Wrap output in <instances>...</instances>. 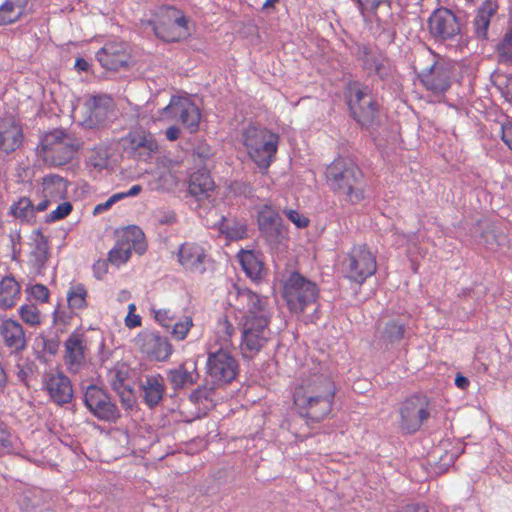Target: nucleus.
Masks as SVG:
<instances>
[{
    "mask_svg": "<svg viewBox=\"0 0 512 512\" xmlns=\"http://www.w3.org/2000/svg\"><path fill=\"white\" fill-rule=\"evenodd\" d=\"M229 300L230 305L239 313L241 353L244 358H252L271 338L272 311L268 300L238 285H233L229 292Z\"/></svg>",
    "mask_w": 512,
    "mask_h": 512,
    "instance_id": "nucleus-1",
    "label": "nucleus"
},
{
    "mask_svg": "<svg viewBox=\"0 0 512 512\" xmlns=\"http://www.w3.org/2000/svg\"><path fill=\"white\" fill-rule=\"evenodd\" d=\"M326 179L330 188L350 203H358L365 197L364 175L350 159H335L326 169Z\"/></svg>",
    "mask_w": 512,
    "mask_h": 512,
    "instance_id": "nucleus-2",
    "label": "nucleus"
},
{
    "mask_svg": "<svg viewBox=\"0 0 512 512\" xmlns=\"http://www.w3.org/2000/svg\"><path fill=\"white\" fill-rule=\"evenodd\" d=\"M81 145V140L75 134L54 129L41 137L37 154L46 164L61 166L72 160Z\"/></svg>",
    "mask_w": 512,
    "mask_h": 512,
    "instance_id": "nucleus-3",
    "label": "nucleus"
},
{
    "mask_svg": "<svg viewBox=\"0 0 512 512\" xmlns=\"http://www.w3.org/2000/svg\"><path fill=\"white\" fill-rule=\"evenodd\" d=\"M293 398L294 404L299 412V418L290 424V429L295 437L302 441L309 435V421L318 423L331 413L334 398L297 393H294Z\"/></svg>",
    "mask_w": 512,
    "mask_h": 512,
    "instance_id": "nucleus-4",
    "label": "nucleus"
},
{
    "mask_svg": "<svg viewBox=\"0 0 512 512\" xmlns=\"http://www.w3.org/2000/svg\"><path fill=\"white\" fill-rule=\"evenodd\" d=\"M242 143L257 167L267 170L275 159L279 136L266 128L251 124L242 132Z\"/></svg>",
    "mask_w": 512,
    "mask_h": 512,
    "instance_id": "nucleus-5",
    "label": "nucleus"
},
{
    "mask_svg": "<svg viewBox=\"0 0 512 512\" xmlns=\"http://www.w3.org/2000/svg\"><path fill=\"white\" fill-rule=\"evenodd\" d=\"M141 22L145 30H151L156 37L166 42L179 41L189 35L186 17L171 6L159 7L152 19Z\"/></svg>",
    "mask_w": 512,
    "mask_h": 512,
    "instance_id": "nucleus-6",
    "label": "nucleus"
},
{
    "mask_svg": "<svg viewBox=\"0 0 512 512\" xmlns=\"http://www.w3.org/2000/svg\"><path fill=\"white\" fill-rule=\"evenodd\" d=\"M319 289L316 283L305 278L298 272H292L283 284V297L291 312L302 313L318 298Z\"/></svg>",
    "mask_w": 512,
    "mask_h": 512,
    "instance_id": "nucleus-7",
    "label": "nucleus"
},
{
    "mask_svg": "<svg viewBox=\"0 0 512 512\" xmlns=\"http://www.w3.org/2000/svg\"><path fill=\"white\" fill-rule=\"evenodd\" d=\"M346 278L358 284L375 274L377 269L376 257L366 244L355 245L341 263Z\"/></svg>",
    "mask_w": 512,
    "mask_h": 512,
    "instance_id": "nucleus-8",
    "label": "nucleus"
},
{
    "mask_svg": "<svg viewBox=\"0 0 512 512\" xmlns=\"http://www.w3.org/2000/svg\"><path fill=\"white\" fill-rule=\"evenodd\" d=\"M348 105L354 119L362 126H371L378 117V104L368 86L358 82L350 84Z\"/></svg>",
    "mask_w": 512,
    "mask_h": 512,
    "instance_id": "nucleus-9",
    "label": "nucleus"
},
{
    "mask_svg": "<svg viewBox=\"0 0 512 512\" xmlns=\"http://www.w3.org/2000/svg\"><path fill=\"white\" fill-rule=\"evenodd\" d=\"M206 372L212 385H225L236 378L238 363L228 349L220 348L209 352Z\"/></svg>",
    "mask_w": 512,
    "mask_h": 512,
    "instance_id": "nucleus-10",
    "label": "nucleus"
},
{
    "mask_svg": "<svg viewBox=\"0 0 512 512\" xmlns=\"http://www.w3.org/2000/svg\"><path fill=\"white\" fill-rule=\"evenodd\" d=\"M146 248L144 232L138 226H128L118 235L115 246L109 251L108 261L119 266L129 260L132 250L143 254Z\"/></svg>",
    "mask_w": 512,
    "mask_h": 512,
    "instance_id": "nucleus-11",
    "label": "nucleus"
},
{
    "mask_svg": "<svg viewBox=\"0 0 512 512\" xmlns=\"http://www.w3.org/2000/svg\"><path fill=\"white\" fill-rule=\"evenodd\" d=\"M200 118V111L193 102L187 98L176 96L171 98L169 104L160 111L158 117L161 121H179L191 133L198 130Z\"/></svg>",
    "mask_w": 512,
    "mask_h": 512,
    "instance_id": "nucleus-12",
    "label": "nucleus"
},
{
    "mask_svg": "<svg viewBox=\"0 0 512 512\" xmlns=\"http://www.w3.org/2000/svg\"><path fill=\"white\" fill-rule=\"evenodd\" d=\"M423 59L415 62V69L419 70L418 75L427 90L434 94L444 93L450 87V67L443 61H435L434 56L427 55V67H421Z\"/></svg>",
    "mask_w": 512,
    "mask_h": 512,
    "instance_id": "nucleus-13",
    "label": "nucleus"
},
{
    "mask_svg": "<svg viewBox=\"0 0 512 512\" xmlns=\"http://www.w3.org/2000/svg\"><path fill=\"white\" fill-rule=\"evenodd\" d=\"M399 413L400 428L405 433H414L430 417L429 398L425 395H414L401 404Z\"/></svg>",
    "mask_w": 512,
    "mask_h": 512,
    "instance_id": "nucleus-14",
    "label": "nucleus"
},
{
    "mask_svg": "<svg viewBox=\"0 0 512 512\" xmlns=\"http://www.w3.org/2000/svg\"><path fill=\"white\" fill-rule=\"evenodd\" d=\"M84 404L101 421L115 423L121 417L118 407L107 392L96 385H89L86 388Z\"/></svg>",
    "mask_w": 512,
    "mask_h": 512,
    "instance_id": "nucleus-15",
    "label": "nucleus"
},
{
    "mask_svg": "<svg viewBox=\"0 0 512 512\" xmlns=\"http://www.w3.org/2000/svg\"><path fill=\"white\" fill-rule=\"evenodd\" d=\"M430 34L438 40H453L461 32L459 18L447 8H438L432 12L428 19Z\"/></svg>",
    "mask_w": 512,
    "mask_h": 512,
    "instance_id": "nucleus-16",
    "label": "nucleus"
},
{
    "mask_svg": "<svg viewBox=\"0 0 512 512\" xmlns=\"http://www.w3.org/2000/svg\"><path fill=\"white\" fill-rule=\"evenodd\" d=\"M24 133L20 121L11 113L0 117V155H9L23 145Z\"/></svg>",
    "mask_w": 512,
    "mask_h": 512,
    "instance_id": "nucleus-17",
    "label": "nucleus"
},
{
    "mask_svg": "<svg viewBox=\"0 0 512 512\" xmlns=\"http://www.w3.org/2000/svg\"><path fill=\"white\" fill-rule=\"evenodd\" d=\"M352 53L361 62L362 68L369 74H375L381 79L389 73L388 60L384 54L371 45L356 44Z\"/></svg>",
    "mask_w": 512,
    "mask_h": 512,
    "instance_id": "nucleus-18",
    "label": "nucleus"
},
{
    "mask_svg": "<svg viewBox=\"0 0 512 512\" xmlns=\"http://www.w3.org/2000/svg\"><path fill=\"white\" fill-rule=\"evenodd\" d=\"M258 227L270 244L280 243L286 236L281 216L269 205H264L258 211Z\"/></svg>",
    "mask_w": 512,
    "mask_h": 512,
    "instance_id": "nucleus-19",
    "label": "nucleus"
},
{
    "mask_svg": "<svg viewBox=\"0 0 512 512\" xmlns=\"http://www.w3.org/2000/svg\"><path fill=\"white\" fill-rule=\"evenodd\" d=\"M140 351L153 361H166L173 352L169 340L155 332H143L137 338Z\"/></svg>",
    "mask_w": 512,
    "mask_h": 512,
    "instance_id": "nucleus-20",
    "label": "nucleus"
},
{
    "mask_svg": "<svg viewBox=\"0 0 512 512\" xmlns=\"http://www.w3.org/2000/svg\"><path fill=\"white\" fill-rule=\"evenodd\" d=\"M96 59L100 65L109 71H118L129 65L130 53L123 42H108L97 53Z\"/></svg>",
    "mask_w": 512,
    "mask_h": 512,
    "instance_id": "nucleus-21",
    "label": "nucleus"
},
{
    "mask_svg": "<svg viewBox=\"0 0 512 512\" xmlns=\"http://www.w3.org/2000/svg\"><path fill=\"white\" fill-rule=\"evenodd\" d=\"M65 351L63 360L66 368L71 373L79 372L86 362L87 343L83 334L72 333L64 343Z\"/></svg>",
    "mask_w": 512,
    "mask_h": 512,
    "instance_id": "nucleus-22",
    "label": "nucleus"
},
{
    "mask_svg": "<svg viewBox=\"0 0 512 512\" xmlns=\"http://www.w3.org/2000/svg\"><path fill=\"white\" fill-rule=\"evenodd\" d=\"M294 393L311 396L322 395L334 398L336 387L329 375L320 372H311L301 379Z\"/></svg>",
    "mask_w": 512,
    "mask_h": 512,
    "instance_id": "nucleus-23",
    "label": "nucleus"
},
{
    "mask_svg": "<svg viewBox=\"0 0 512 512\" xmlns=\"http://www.w3.org/2000/svg\"><path fill=\"white\" fill-rule=\"evenodd\" d=\"M178 262L188 271L204 273L206 254L202 246L193 242L183 243L177 253Z\"/></svg>",
    "mask_w": 512,
    "mask_h": 512,
    "instance_id": "nucleus-24",
    "label": "nucleus"
},
{
    "mask_svg": "<svg viewBox=\"0 0 512 512\" xmlns=\"http://www.w3.org/2000/svg\"><path fill=\"white\" fill-rule=\"evenodd\" d=\"M45 388L50 398L58 405L67 404L73 398L71 381L63 373L47 375L45 378Z\"/></svg>",
    "mask_w": 512,
    "mask_h": 512,
    "instance_id": "nucleus-25",
    "label": "nucleus"
},
{
    "mask_svg": "<svg viewBox=\"0 0 512 512\" xmlns=\"http://www.w3.org/2000/svg\"><path fill=\"white\" fill-rule=\"evenodd\" d=\"M359 11L365 20L375 19L379 25H387L392 18L389 0H356Z\"/></svg>",
    "mask_w": 512,
    "mask_h": 512,
    "instance_id": "nucleus-26",
    "label": "nucleus"
},
{
    "mask_svg": "<svg viewBox=\"0 0 512 512\" xmlns=\"http://www.w3.org/2000/svg\"><path fill=\"white\" fill-rule=\"evenodd\" d=\"M0 335L6 347L19 353L26 348L27 341L23 327L17 321L5 319L0 324Z\"/></svg>",
    "mask_w": 512,
    "mask_h": 512,
    "instance_id": "nucleus-27",
    "label": "nucleus"
},
{
    "mask_svg": "<svg viewBox=\"0 0 512 512\" xmlns=\"http://www.w3.org/2000/svg\"><path fill=\"white\" fill-rule=\"evenodd\" d=\"M126 141L129 152L139 159L147 160L158 151V143L151 134L130 133Z\"/></svg>",
    "mask_w": 512,
    "mask_h": 512,
    "instance_id": "nucleus-28",
    "label": "nucleus"
},
{
    "mask_svg": "<svg viewBox=\"0 0 512 512\" xmlns=\"http://www.w3.org/2000/svg\"><path fill=\"white\" fill-rule=\"evenodd\" d=\"M143 400L150 408L157 406L165 394L164 379L160 374L146 375L140 380Z\"/></svg>",
    "mask_w": 512,
    "mask_h": 512,
    "instance_id": "nucleus-29",
    "label": "nucleus"
},
{
    "mask_svg": "<svg viewBox=\"0 0 512 512\" xmlns=\"http://www.w3.org/2000/svg\"><path fill=\"white\" fill-rule=\"evenodd\" d=\"M237 258L247 277L252 281H260L266 275L263 256L255 251L241 250Z\"/></svg>",
    "mask_w": 512,
    "mask_h": 512,
    "instance_id": "nucleus-30",
    "label": "nucleus"
},
{
    "mask_svg": "<svg viewBox=\"0 0 512 512\" xmlns=\"http://www.w3.org/2000/svg\"><path fill=\"white\" fill-rule=\"evenodd\" d=\"M90 125H99L106 121L113 108V101L108 96H94L87 104Z\"/></svg>",
    "mask_w": 512,
    "mask_h": 512,
    "instance_id": "nucleus-31",
    "label": "nucleus"
},
{
    "mask_svg": "<svg viewBox=\"0 0 512 512\" xmlns=\"http://www.w3.org/2000/svg\"><path fill=\"white\" fill-rule=\"evenodd\" d=\"M215 183L209 172L198 170L194 172L189 181V193L198 200L209 198L214 191Z\"/></svg>",
    "mask_w": 512,
    "mask_h": 512,
    "instance_id": "nucleus-32",
    "label": "nucleus"
},
{
    "mask_svg": "<svg viewBox=\"0 0 512 512\" xmlns=\"http://www.w3.org/2000/svg\"><path fill=\"white\" fill-rule=\"evenodd\" d=\"M198 378L196 364L188 365L183 363L167 372V379L171 383L174 390H179L187 385H193Z\"/></svg>",
    "mask_w": 512,
    "mask_h": 512,
    "instance_id": "nucleus-33",
    "label": "nucleus"
},
{
    "mask_svg": "<svg viewBox=\"0 0 512 512\" xmlns=\"http://www.w3.org/2000/svg\"><path fill=\"white\" fill-rule=\"evenodd\" d=\"M497 5L490 0H486L478 8L477 14L473 20L474 33L478 39H488V27L491 17L496 13Z\"/></svg>",
    "mask_w": 512,
    "mask_h": 512,
    "instance_id": "nucleus-34",
    "label": "nucleus"
},
{
    "mask_svg": "<svg viewBox=\"0 0 512 512\" xmlns=\"http://www.w3.org/2000/svg\"><path fill=\"white\" fill-rule=\"evenodd\" d=\"M27 3L28 0H0V26L18 21Z\"/></svg>",
    "mask_w": 512,
    "mask_h": 512,
    "instance_id": "nucleus-35",
    "label": "nucleus"
},
{
    "mask_svg": "<svg viewBox=\"0 0 512 512\" xmlns=\"http://www.w3.org/2000/svg\"><path fill=\"white\" fill-rule=\"evenodd\" d=\"M20 297V285L12 276L4 277L0 282V306L11 308Z\"/></svg>",
    "mask_w": 512,
    "mask_h": 512,
    "instance_id": "nucleus-36",
    "label": "nucleus"
},
{
    "mask_svg": "<svg viewBox=\"0 0 512 512\" xmlns=\"http://www.w3.org/2000/svg\"><path fill=\"white\" fill-rule=\"evenodd\" d=\"M67 181L58 175H48L43 179V194L45 198L57 201L65 197Z\"/></svg>",
    "mask_w": 512,
    "mask_h": 512,
    "instance_id": "nucleus-37",
    "label": "nucleus"
},
{
    "mask_svg": "<svg viewBox=\"0 0 512 512\" xmlns=\"http://www.w3.org/2000/svg\"><path fill=\"white\" fill-rule=\"evenodd\" d=\"M379 333V340L383 344H394L403 339L405 325L397 320H390L385 323L383 329Z\"/></svg>",
    "mask_w": 512,
    "mask_h": 512,
    "instance_id": "nucleus-38",
    "label": "nucleus"
},
{
    "mask_svg": "<svg viewBox=\"0 0 512 512\" xmlns=\"http://www.w3.org/2000/svg\"><path fill=\"white\" fill-rule=\"evenodd\" d=\"M20 448L19 438L0 420V452L6 454L18 453Z\"/></svg>",
    "mask_w": 512,
    "mask_h": 512,
    "instance_id": "nucleus-39",
    "label": "nucleus"
},
{
    "mask_svg": "<svg viewBox=\"0 0 512 512\" xmlns=\"http://www.w3.org/2000/svg\"><path fill=\"white\" fill-rule=\"evenodd\" d=\"M88 292L86 287L81 284L71 285L67 291V302L71 310H82L87 307Z\"/></svg>",
    "mask_w": 512,
    "mask_h": 512,
    "instance_id": "nucleus-40",
    "label": "nucleus"
},
{
    "mask_svg": "<svg viewBox=\"0 0 512 512\" xmlns=\"http://www.w3.org/2000/svg\"><path fill=\"white\" fill-rule=\"evenodd\" d=\"M10 213L21 221L30 222L35 217V205L27 197L20 198L10 207Z\"/></svg>",
    "mask_w": 512,
    "mask_h": 512,
    "instance_id": "nucleus-41",
    "label": "nucleus"
},
{
    "mask_svg": "<svg viewBox=\"0 0 512 512\" xmlns=\"http://www.w3.org/2000/svg\"><path fill=\"white\" fill-rule=\"evenodd\" d=\"M129 376V370L125 365H118L108 372V382L114 391L120 392L121 389L127 388L125 382Z\"/></svg>",
    "mask_w": 512,
    "mask_h": 512,
    "instance_id": "nucleus-42",
    "label": "nucleus"
},
{
    "mask_svg": "<svg viewBox=\"0 0 512 512\" xmlns=\"http://www.w3.org/2000/svg\"><path fill=\"white\" fill-rule=\"evenodd\" d=\"M220 231L231 240L241 239L246 235V226L236 221L228 220L222 217Z\"/></svg>",
    "mask_w": 512,
    "mask_h": 512,
    "instance_id": "nucleus-43",
    "label": "nucleus"
},
{
    "mask_svg": "<svg viewBox=\"0 0 512 512\" xmlns=\"http://www.w3.org/2000/svg\"><path fill=\"white\" fill-rule=\"evenodd\" d=\"M18 502L22 512H38L41 499L35 492L26 491L20 496Z\"/></svg>",
    "mask_w": 512,
    "mask_h": 512,
    "instance_id": "nucleus-44",
    "label": "nucleus"
},
{
    "mask_svg": "<svg viewBox=\"0 0 512 512\" xmlns=\"http://www.w3.org/2000/svg\"><path fill=\"white\" fill-rule=\"evenodd\" d=\"M497 50L501 62L512 63V28L505 34Z\"/></svg>",
    "mask_w": 512,
    "mask_h": 512,
    "instance_id": "nucleus-45",
    "label": "nucleus"
},
{
    "mask_svg": "<svg viewBox=\"0 0 512 512\" xmlns=\"http://www.w3.org/2000/svg\"><path fill=\"white\" fill-rule=\"evenodd\" d=\"M35 250L34 254L37 261L43 264L47 260L48 254V241L46 237L41 233L40 230L35 232Z\"/></svg>",
    "mask_w": 512,
    "mask_h": 512,
    "instance_id": "nucleus-46",
    "label": "nucleus"
},
{
    "mask_svg": "<svg viewBox=\"0 0 512 512\" xmlns=\"http://www.w3.org/2000/svg\"><path fill=\"white\" fill-rule=\"evenodd\" d=\"M152 220L158 225H171L176 222V215L170 209L157 208L152 212Z\"/></svg>",
    "mask_w": 512,
    "mask_h": 512,
    "instance_id": "nucleus-47",
    "label": "nucleus"
},
{
    "mask_svg": "<svg viewBox=\"0 0 512 512\" xmlns=\"http://www.w3.org/2000/svg\"><path fill=\"white\" fill-rule=\"evenodd\" d=\"M19 313L25 323L31 326L40 324V313L34 305H23Z\"/></svg>",
    "mask_w": 512,
    "mask_h": 512,
    "instance_id": "nucleus-48",
    "label": "nucleus"
},
{
    "mask_svg": "<svg viewBox=\"0 0 512 512\" xmlns=\"http://www.w3.org/2000/svg\"><path fill=\"white\" fill-rule=\"evenodd\" d=\"M192 326V318L190 316H186L183 321L177 322L173 325L171 334L174 339L182 341L186 338Z\"/></svg>",
    "mask_w": 512,
    "mask_h": 512,
    "instance_id": "nucleus-49",
    "label": "nucleus"
},
{
    "mask_svg": "<svg viewBox=\"0 0 512 512\" xmlns=\"http://www.w3.org/2000/svg\"><path fill=\"white\" fill-rule=\"evenodd\" d=\"M216 387L212 384L199 387L190 394V400L195 404L202 403L204 400L211 401V395Z\"/></svg>",
    "mask_w": 512,
    "mask_h": 512,
    "instance_id": "nucleus-50",
    "label": "nucleus"
},
{
    "mask_svg": "<svg viewBox=\"0 0 512 512\" xmlns=\"http://www.w3.org/2000/svg\"><path fill=\"white\" fill-rule=\"evenodd\" d=\"M485 245L491 249L496 250L505 241L504 235H498L495 230H488L482 234Z\"/></svg>",
    "mask_w": 512,
    "mask_h": 512,
    "instance_id": "nucleus-51",
    "label": "nucleus"
},
{
    "mask_svg": "<svg viewBox=\"0 0 512 512\" xmlns=\"http://www.w3.org/2000/svg\"><path fill=\"white\" fill-rule=\"evenodd\" d=\"M108 158L107 150L99 149L93 152L89 161L93 167L101 170L108 166Z\"/></svg>",
    "mask_w": 512,
    "mask_h": 512,
    "instance_id": "nucleus-52",
    "label": "nucleus"
},
{
    "mask_svg": "<svg viewBox=\"0 0 512 512\" xmlns=\"http://www.w3.org/2000/svg\"><path fill=\"white\" fill-rule=\"evenodd\" d=\"M72 211V205L69 202H63L48 215L49 221H56L65 218Z\"/></svg>",
    "mask_w": 512,
    "mask_h": 512,
    "instance_id": "nucleus-53",
    "label": "nucleus"
},
{
    "mask_svg": "<svg viewBox=\"0 0 512 512\" xmlns=\"http://www.w3.org/2000/svg\"><path fill=\"white\" fill-rule=\"evenodd\" d=\"M284 214L298 228H305L309 224V219L307 217L301 215L296 210H293V209L284 210Z\"/></svg>",
    "mask_w": 512,
    "mask_h": 512,
    "instance_id": "nucleus-54",
    "label": "nucleus"
},
{
    "mask_svg": "<svg viewBox=\"0 0 512 512\" xmlns=\"http://www.w3.org/2000/svg\"><path fill=\"white\" fill-rule=\"evenodd\" d=\"M30 295L40 302H45L49 297V290L42 284H36L29 288Z\"/></svg>",
    "mask_w": 512,
    "mask_h": 512,
    "instance_id": "nucleus-55",
    "label": "nucleus"
},
{
    "mask_svg": "<svg viewBox=\"0 0 512 512\" xmlns=\"http://www.w3.org/2000/svg\"><path fill=\"white\" fill-rule=\"evenodd\" d=\"M154 317L163 327L169 328L173 320V315L168 309H159L154 311Z\"/></svg>",
    "mask_w": 512,
    "mask_h": 512,
    "instance_id": "nucleus-56",
    "label": "nucleus"
},
{
    "mask_svg": "<svg viewBox=\"0 0 512 512\" xmlns=\"http://www.w3.org/2000/svg\"><path fill=\"white\" fill-rule=\"evenodd\" d=\"M117 394L119 395L122 405L126 409H130L133 407V405L135 404V400L132 394V390L130 388L127 387L121 389L120 392H117Z\"/></svg>",
    "mask_w": 512,
    "mask_h": 512,
    "instance_id": "nucleus-57",
    "label": "nucleus"
},
{
    "mask_svg": "<svg viewBox=\"0 0 512 512\" xmlns=\"http://www.w3.org/2000/svg\"><path fill=\"white\" fill-rule=\"evenodd\" d=\"M502 140L512 150V122L502 125Z\"/></svg>",
    "mask_w": 512,
    "mask_h": 512,
    "instance_id": "nucleus-58",
    "label": "nucleus"
},
{
    "mask_svg": "<svg viewBox=\"0 0 512 512\" xmlns=\"http://www.w3.org/2000/svg\"><path fill=\"white\" fill-rule=\"evenodd\" d=\"M108 264L105 260H99L93 265V271L96 278L101 279L107 272Z\"/></svg>",
    "mask_w": 512,
    "mask_h": 512,
    "instance_id": "nucleus-59",
    "label": "nucleus"
},
{
    "mask_svg": "<svg viewBox=\"0 0 512 512\" xmlns=\"http://www.w3.org/2000/svg\"><path fill=\"white\" fill-rule=\"evenodd\" d=\"M397 512H429L425 505L411 504L402 507Z\"/></svg>",
    "mask_w": 512,
    "mask_h": 512,
    "instance_id": "nucleus-60",
    "label": "nucleus"
},
{
    "mask_svg": "<svg viewBox=\"0 0 512 512\" xmlns=\"http://www.w3.org/2000/svg\"><path fill=\"white\" fill-rule=\"evenodd\" d=\"M125 325L128 327V328H135V327H138L141 325V317L139 315H136V314H131V315H128L126 318H125Z\"/></svg>",
    "mask_w": 512,
    "mask_h": 512,
    "instance_id": "nucleus-61",
    "label": "nucleus"
},
{
    "mask_svg": "<svg viewBox=\"0 0 512 512\" xmlns=\"http://www.w3.org/2000/svg\"><path fill=\"white\" fill-rule=\"evenodd\" d=\"M166 138L169 141H175L179 138L180 129L177 126H170L166 130Z\"/></svg>",
    "mask_w": 512,
    "mask_h": 512,
    "instance_id": "nucleus-62",
    "label": "nucleus"
},
{
    "mask_svg": "<svg viewBox=\"0 0 512 512\" xmlns=\"http://www.w3.org/2000/svg\"><path fill=\"white\" fill-rule=\"evenodd\" d=\"M44 350H46L50 354H55L58 350V342L55 340H45Z\"/></svg>",
    "mask_w": 512,
    "mask_h": 512,
    "instance_id": "nucleus-63",
    "label": "nucleus"
},
{
    "mask_svg": "<svg viewBox=\"0 0 512 512\" xmlns=\"http://www.w3.org/2000/svg\"><path fill=\"white\" fill-rule=\"evenodd\" d=\"M455 385L460 389H466L469 386V380L465 376L458 374L455 378Z\"/></svg>",
    "mask_w": 512,
    "mask_h": 512,
    "instance_id": "nucleus-64",
    "label": "nucleus"
}]
</instances>
